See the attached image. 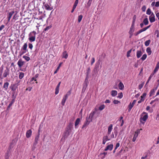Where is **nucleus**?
Masks as SVG:
<instances>
[{
	"label": "nucleus",
	"instance_id": "nucleus-1",
	"mask_svg": "<svg viewBox=\"0 0 159 159\" xmlns=\"http://www.w3.org/2000/svg\"><path fill=\"white\" fill-rule=\"evenodd\" d=\"M36 33L35 31H34L30 32L29 34V40L31 43L34 41L36 39Z\"/></svg>",
	"mask_w": 159,
	"mask_h": 159
},
{
	"label": "nucleus",
	"instance_id": "nucleus-2",
	"mask_svg": "<svg viewBox=\"0 0 159 159\" xmlns=\"http://www.w3.org/2000/svg\"><path fill=\"white\" fill-rule=\"evenodd\" d=\"M145 114V115L143 116V117H141L140 119V121L141 123L144 124L146 120L148 117V114L147 113L145 112H143L142 114Z\"/></svg>",
	"mask_w": 159,
	"mask_h": 159
},
{
	"label": "nucleus",
	"instance_id": "nucleus-3",
	"mask_svg": "<svg viewBox=\"0 0 159 159\" xmlns=\"http://www.w3.org/2000/svg\"><path fill=\"white\" fill-rule=\"evenodd\" d=\"M134 26L131 25L129 31V38H131L133 35V33L134 31Z\"/></svg>",
	"mask_w": 159,
	"mask_h": 159
},
{
	"label": "nucleus",
	"instance_id": "nucleus-4",
	"mask_svg": "<svg viewBox=\"0 0 159 159\" xmlns=\"http://www.w3.org/2000/svg\"><path fill=\"white\" fill-rule=\"evenodd\" d=\"M90 72V69L89 67H88L87 70V72L86 73V78L85 80V83L86 84V82H88V80L89 79V75Z\"/></svg>",
	"mask_w": 159,
	"mask_h": 159
},
{
	"label": "nucleus",
	"instance_id": "nucleus-5",
	"mask_svg": "<svg viewBox=\"0 0 159 159\" xmlns=\"http://www.w3.org/2000/svg\"><path fill=\"white\" fill-rule=\"evenodd\" d=\"M146 95L147 94L146 93H143V94L140 97V99L138 102L139 104L141 103L142 102H143L146 96Z\"/></svg>",
	"mask_w": 159,
	"mask_h": 159
},
{
	"label": "nucleus",
	"instance_id": "nucleus-6",
	"mask_svg": "<svg viewBox=\"0 0 159 159\" xmlns=\"http://www.w3.org/2000/svg\"><path fill=\"white\" fill-rule=\"evenodd\" d=\"M9 74V68L7 67L6 69L4 70L3 74V77L4 78L6 77Z\"/></svg>",
	"mask_w": 159,
	"mask_h": 159
},
{
	"label": "nucleus",
	"instance_id": "nucleus-7",
	"mask_svg": "<svg viewBox=\"0 0 159 159\" xmlns=\"http://www.w3.org/2000/svg\"><path fill=\"white\" fill-rule=\"evenodd\" d=\"M110 140V139L108 138V136L106 135L104 136L102 139V144H105L107 141H109Z\"/></svg>",
	"mask_w": 159,
	"mask_h": 159
},
{
	"label": "nucleus",
	"instance_id": "nucleus-8",
	"mask_svg": "<svg viewBox=\"0 0 159 159\" xmlns=\"http://www.w3.org/2000/svg\"><path fill=\"white\" fill-rule=\"evenodd\" d=\"M150 21L151 23H152L155 21V16L153 13H152L150 16L149 17Z\"/></svg>",
	"mask_w": 159,
	"mask_h": 159
},
{
	"label": "nucleus",
	"instance_id": "nucleus-9",
	"mask_svg": "<svg viewBox=\"0 0 159 159\" xmlns=\"http://www.w3.org/2000/svg\"><path fill=\"white\" fill-rule=\"evenodd\" d=\"M25 63V61H23L21 59H20L17 62V65L18 66L21 67Z\"/></svg>",
	"mask_w": 159,
	"mask_h": 159
},
{
	"label": "nucleus",
	"instance_id": "nucleus-10",
	"mask_svg": "<svg viewBox=\"0 0 159 159\" xmlns=\"http://www.w3.org/2000/svg\"><path fill=\"white\" fill-rule=\"evenodd\" d=\"M32 134V131L31 129H29L27 131L26 133V136L27 138H30Z\"/></svg>",
	"mask_w": 159,
	"mask_h": 159
},
{
	"label": "nucleus",
	"instance_id": "nucleus-11",
	"mask_svg": "<svg viewBox=\"0 0 159 159\" xmlns=\"http://www.w3.org/2000/svg\"><path fill=\"white\" fill-rule=\"evenodd\" d=\"M95 113V111H92L89 114L88 118L90 120V121H92L94 119V116Z\"/></svg>",
	"mask_w": 159,
	"mask_h": 159
},
{
	"label": "nucleus",
	"instance_id": "nucleus-12",
	"mask_svg": "<svg viewBox=\"0 0 159 159\" xmlns=\"http://www.w3.org/2000/svg\"><path fill=\"white\" fill-rule=\"evenodd\" d=\"M73 125L71 123H69V125L67 127L66 131L70 133L71 131V129Z\"/></svg>",
	"mask_w": 159,
	"mask_h": 159
},
{
	"label": "nucleus",
	"instance_id": "nucleus-13",
	"mask_svg": "<svg viewBox=\"0 0 159 159\" xmlns=\"http://www.w3.org/2000/svg\"><path fill=\"white\" fill-rule=\"evenodd\" d=\"M113 145L112 144L109 145L105 149L104 151H107L108 150L111 151L113 149Z\"/></svg>",
	"mask_w": 159,
	"mask_h": 159
},
{
	"label": "nucleus",
	"instance_id": "nucleus-14",
	"mask_svg": "<svg viewBox=\"0 0 159 159\" xmlns=\"http://www.w3.org/2000/svg\"><path fill=\"white\" fill-rule=\"evenodd\" d=\"M61 83V82H59L57 85L56 88L55 89V94L57 95V94L59 92V89L60 88V86Z\"/></svg>",
	"mask_w": 159,
	"mask_h": 159
},
{
	"label": "nucleus",
	"instance_id": "nucleus-15",
	"mask_svg": "<svg viewBox=\"0 0 159 159\" xmlns=\"http://www.w3.org/2000/svg\"><path fill=\"white\" fill-rule=\"evenodd\" d=\"M44 6L45 9L47 10L50 11L53 9V8L52 7H50L49 5L47 3L45 4Z\"/></svg>",
	"mask_w": 159,
	"mask_h": 159
},
{
	"label": "nucleus",
	"instance_id": "nucleus-16",
	"mask_svg": "<svg viewBox=\"0 0 159 159\" xmlns=\"http://www.w3.org/2000/svg\"><path fill=\"white\" fill-rule=\"evenodd\" d=\"M15 11H10L9 13V16L8 17V21L9 22L10 20L12 17Z\"/></svg>",
	"mask_w": 159,
	"mask_h": 159
},
{
	"label": "nucleus",
	"instance_id": "nucleus-17",
	"mask_svg": "<svg viewBox=\"0 0 159 159\" xmlns=\"http://www.w3.org/2000/svg\"><path fill=\"white\" fill-rule=\"evenodd\" d=\"M142 54V52L141 50H138L136 52V56L138 58H140Z\"/></svg>",
	"mask_w": 159,
	"mask_h": 159
},
{
	"label": "nucleus",
	"instance_id": "nucleus-18",
	"mask_svg": "<svg viewBox=\"0 0 159 159\" xmlns=\"http://www.w3.org/2000/svg\"><path fill=\"white\" fill-rule=\"evenodd\" d=\"M113 125L112 124H111L108 127L107 134L108 135L110 134L111 132L112 129Z\"/></svg>",
	"mask_w": 159,
	"mask_h": 159
},
{
	"label": "nucleus",
	"instance_id": "nucleus-19",
	"mask_svg": "<svg viewBox=\"0 0 159 159\" xmlns=\"http://www.w3.org/2000/svg\"><path fill=\"white\" fill-rule=\"evenodd\" d=\"M27 43H25L24 44V45L21 48V50H25L28 51L27 49Z\"/></svg>",
	"mask_w": 159,
	"mask_h": 159
},
{
	"label": "nucleus",
	"instance_id": "nucleus-20",
	"mask_svg": "<svg viewBox=\"0 0 159 159\" xmlns=\"http://www.w3.org/2000/svg\"><path fill=\"white\" fill-rule=\"evenodd\" d=\"M118 87L119 89L121 90H122L124 89V86L123 84L121 82L119 83Z\"/></svg>",
	"mask_w": 159,
	"mask_h": 159
},
{
	"label": "nucleus",
	"instance_id": "nucleus-21",
	"mask_svg": "<svg viewBox=\"0 0 159 159\" xmlns=\"http://www.w3.org/2000/svg\"><path fill=\"white\" fill-rule=\"evenodd\" d=\"M68 55L66 51H64L62 53V58L67 59L68 57Z\"/></svg>",
	"mask_w": 159,
	"mask_h": 159
},
{
	"label": "nucleus",
	"instance_id": "nucleus-22",
	"mask_svg": "<svg viewBox=\"0 0 159 159\" xmlns=\"http://www.w3.org/2000/svg\"><path fill=\"white\" fill-rule=\"evenodd\" d=\"M67 98L65 96H64L63 97L61 102V104L63 106L64 105L66 101Z\"/></svg>",
	"mask_w": 159,
	"mask_h": 159
},
{
	"label": "nucleus",
	"instance_id": "nucleus-23",
	"mask_svg": "<svg viewBox=\"0 0 159 159\" xmlns=\"http://www.w3.org/2000/svg\"><path fill=\"white\" fill-rule=\"evenodd\" d=\"M80 119L79 118H78L76 119L75 124V128H77V126L79 124L80 122Z\"/></svg>",
	"mask_w": 159,
	"mask_h": 159
},
{
	"label": "nucleus",
	"instance_id": "nucleus-24",
	"mask_svg": "<svg viewBox=\"0 0 159 159\" xmlns=\"http://www.w3.org/2000/svg\"><path fill=\"white\" fill-rule=\"evenodd\" d=\"M92 121H90V119H89L88 118H87L86 119V121L85 124L83 125V127H84L85 126L88 125L90 122Z\"/></svg>",
	"mask_w": 159,
	"mask_h": 159
},
{
	"label": "nucleus",
	"instance_id": "nucleus-25",
	"mask_svg": "<svg viewBox=\"0 0 159 159\" xmlns=\"http://www.w3.org/2000/svg\"><path fill=\"white\" fill-rule=\"evenodd\" d=\"M9 83L7 82H5L4 83L3 85V88L5 89V90H7L8 88Z\"/></svg>",
	"mask_w": 159,
	"mask_h": 159
},
{
	"label": "nucleus",
	"instance_id": "nucleus-26",
	"mask_svg": "<svg viewBox=\"0 0 159 159\" xmlns=\"http://www.w3.org/2000/svg\"><path fill=\"white\" fill-rule=\"evenodd\" d=\"M117 91L116 90H112L111 92V95L112 97H115L117 94Z\"/></svg>",
	"mask_w": 159,
	"mask_h": 159
},
{
	"label": "nucleus",
	"instance_id": "nucleus-27",
	"mask_svg": "<svg viewBox=\"0 0 159 159\" xmlns=\"http://www.w3.org/2000/svg\"><path fill=\"white\" fill-rule=\"evenodd\" d=\"M19 78L20 79H21L23 78L24 76V73L22 72H19Z\"/></svg>",
	"mask_w": 159,
	"mask_h": 159
},
{
	"label": "nucleus",
	"instance_id": "nucleus-28",
	"mask_svg": "<svg viewBox=\"0 0 159 159\" xmlns=\"http://www.w3.org/2000/svg\"><path fill=\"white\" fill-rule=\"evenodd\" d=\"M143 23L145 25H147L148 23V18H145L143 21Z\"/></svg>",
	"mask_w": 159,
	"mask_h": 159
},
{
	"label": "nucleus",
	"instance_id": "nucleus-29",
	"mask_svg": "<svg viewBox=\"0 0 159 159\" xmlns=\"http://www.w3.org/2000/svg\"><path fill=\"white\" fill-rule=\"evenodd\" d=\"M93 0H89L88 2L87 3V5L85 6V7L87 8H89L90 6L92 1Z\"/></svg>",
	"mask_w": 159,
	"mask_h": 159
},
{
	"label": "nucleus",
	"instance_id": "nucleus-30",
	"mask_svg": "<svg viewBox=\"0 0 159 159\" xmlns=\"http://www.w3.org/2000/svg\"><path fill=\"white\" fill-rule=\"evenodd\" d=\"M15 102L14 99H13L11 102H10V103L9 104V105L7 107V110H9V108H10L11 106Z\"/></svg>",
	"mask_w": 159,
	"mask_h": 159
},
{
	"label": "nucleus",
	"instance_id": "nucleus-31",
	"mask_svg": "<svg viewBox=\"0 0 159 159\" xmlns=\"http://www.w3.org/2000/svg\"><path fill=\"white\" fill-rule=\"evenodd\" d=\"M147 52L148 53V55H150L152 53L151 48H148L146 49Z\"/></svg>",
	"mask_w": 159,
	"mask_h": 159
},
{
	"label": "nucleus",
	"instance_id": "nucleus-32",
	"mask_svg": "<svg viewBox=\"0 0 159 159\" xmlns=\"http://www.w3.org/2000/svg\"><path fill=\"white\" fill-rule=\"evenodd\" d=\"M136 19V17L135 15H134L133 17V20L132 21V24L131 25L134 26L135 25V22Z\"/></svg>",
	"mask_w": 159,
	"mask_h": 159
},
{
	"label": "nucleus",
	"instance_id": "nucleus-33",
	"mask_svg": "<svg viewBox=\"0 0 159 159\" xmlns=\"http://www.w3.org/2000/svg\"><path fill=\"white\" fill-rule=\"evenodd\" d=\"M155 92V90L154 89H152L149 93V96L150 97L152 96L154 94Z\"/></svg>",
	"mask_w": 159,
	"mask_h": 159
},
{
	"label": "nucleus",
	"instance_id": "nucleus-34",
	"mask_svg": "<svg viewBox=\"0 0 159 159\" xmlns=\"http://www.w3.org/2000/svg\"><path fill=\"white\" fill-rule=\"evenodd\" d=\"M150 42H151V40L150 39L147 40L145 42V43H144L145 46H149V44L150 43Z\"/></svg>",
	"mask_w": 159,
	"mask_h": 159
},
{
	"label": "nucleus",
	"instance_id": "nucleus-35",
	"mask_svg": "<svg viewBox=\"0 0 159 159\" xmlns=\"http://www.w3.org/2000/svg\"><path fill=\"white\" fill-rule=\"evenodd\" d=\"M70 133L66 131L64 134V137L65 138H67L70 135Z\"/></svg>",
	"mask_w": 159,
	"mask_h": 159
},
{
	"label": "nucleus",
	"instance_id": "nucleus-36",
	"mask_svg": "<svg viewBox=\"0 0 159 159\" xmlns=\"http://www.w3.org/2000/svg\"><path fill=\"white\" fill-rule=\"evenodd\" d=\"M147 55L146 54H143L140 59L143 61H144L147 58Z\"/></svg>",
	"mask_w": 159,
	"mask_h": 159
},
{
	"label": "nucleus",
	"instance_id": "nucleus-37",
	"mask_svg": "<svg viewBox=\"0 0 159 159\" xmlns=\"http://www.w3.org/2000/svg\"><path fill=\"white\" fill-rule=\"evenodd\" d=\"M27 51H26L25 50H21L20 52H19V55L20 56H22L23 54L26 53Z\"/></svg>",
	"mask_w": 159,
	"mask_h": 159
},
{
	"label": "nucleus",
	"instance_id": "nucleus-38",
	"mask_svg": "<svg viewBox=\"0 0 159 159\" xmlns=\"http://www.w3.org/2000/svg\"><path fill=\"white\" fill-rule=\"evenodd\" d=\"M138 135L137 134H134V136L132 139V141L134 142H135L136 139V138L138 137Z\"/></svg>",
	"mask_w": 159,
	"mask_h": 159
},
{
	"label": "nucleus",
	"instance_id": "nucleus-39",
	"mask_svg": "<svg viewBox=\"0 0 159 159\" xmlns=\"http://www.w3.org/2000/svg\"><path fill=\"white\" fill-rule=\"evenodd\" d=\"M23 57L27 61H29L30 59V57L26 56H24Z\"/></svg>",
	"mask_w": 159,
	"mask_h": 159
},
{
	"label": "nucleus",
	"instance_id": "nucleus-40",
	"mask_svg": "<svg viewBox=\"0 0 159 159\" xmlns=\"http://www.w3.org/2000/svg\"><path fill=\"white\" fill-rule=\"evenodd\" d=\"M82 18L83 16L81 15H80L78 16V21L79 22H80L81 21Z\"/></svg>",
	"mask_w": 159,
	"mask_h": 159
},
{
	"label": "nucleus",
	"instance_id": "nucleus-41",
	"mask_svg": "<svg viewBox=\"0 0 159 159\" xmlns=\"http://www.w3.org/2000/svg\"><path fill=\"white\" fill-rule=\"evenodd\" d=\"M105 107V106L104 105H102L99 107V109L101 111L103 110Z\"/></svg>",
	"mask_w": 159,
	"mask_h": 159
},
{
	"label": "nucleus",
	"instance_id": "nucleus-42",
	"mask_svg": "<svg viewBox=\"0 0 159 159\" xmlns=\"http://www.w3.org/2000/svg\"><path fill=\"white\" fill-rule=\"evenodd\" d=\"M151 13V10L150 9L148 8L146 11V14L148 15H150Z\"/></svg>",
	"mask_w": 159,
	"mask_h": 159
},
{
	"label": "nucleus",
	"instance_id": "nucleus-43",
	"mask_svg": "<svg viewBox=\"0 0 159 159\" xmlns=\"http://www.w3.org/2000/svg\"><path fill=\"white\" fill-rule=\"evenodd\" d=\"M144 82H143L139 85V89H141L143 88L144 84Z\"/></svg>",
	"mask_w": 159,
	"mask_h": 159
},
{
	"label": "nucleus",
	"instance_id": "nucleus-44",
	"mask_svg": "<svg viewBox=\"0 0 159 159\" xmlns=\"http://www.w3.org/2000/svg\"><path fill=\"white\" fill-rule=\"evenodd\" d=\"M124 131V129L123 128H122V129L120 130L119 133V135H123L124 134V133L123 132Z\"/></svg>",
	"mask_w": 159,
	"mask_h": 159
},
{
	"label": "nucleus",
	"instance_id": "nucleus-45",
	"mask_svg": "<svg viewBox=\"0 0 159 159\" xmlns=\"http://www.w3.org/2000/svg\"><path fill=\"white\" fill-rule=\"evenodd\" d=\"M132 50V49H131L127 52V57H129L130 56V54Z\"/></svg>",
	"mask_w": 159,
	"mask_h": 159
},
{
	"label": "nucleus",
	"instance_id": "nucleus-46",
	"mask_svg": "<svg viewBox=\"0 0 159 159\" xmlns=\"http://www.w3.org/2000/svg\"><path fill=\"white\" fill-rule=\"evenodd\" d=\"M142 129H137L135 132V134H137V135H138L140 133V130H142Z\"/></svg>",
	"mask_w": 159,
	"mask_h": 159
},
{
	"label": "nucleus",
	"instance_id": "nucleus-47",
	"mask_svg": "<svg viewBox=\"0 0 159 159\" xmlns=\"http://www.w3.org/2000/svg\"><path fill=\"white\" fill-rule=\"evenodd\" d=\"M113 102L114 104H118L119 103H120V102L119 101L114 100L113 101Z\"/></svg>",
	"mask_w": 159,
	"mask_h": 159
},
{
	"label": "nucleus",
	"instance_id": "nucleus-48",
	"mask_svg": "<svg viewBox=\"0 0 159 159\" xmlns=\"http://www.w3.org/2000/svg\"><path fill=\"white\" fill-rule=\"evenodd\" d=\"M51 28V27L50 26H47L46 28H44L43 30V32H45L47 30H48Z\"/></svg>",
	"mask_w": 159,
	"mask_h": 159
},
{
	"label": "nucleus",
	"instance_id": "nucleus-49",
	"mask_svg": "<svg viewBox=\"0 0 159 159\" xmlns=\"http://www.w3.org/2000/svg\"><path fill=\"white\" fill-rule=\"evenodd\" d=\"M70 93H71V92H70V90L65 95H64V96H65L66 97H67V98H68V96L70 95Z\"/></svg>",
	"mask_w": 159,
	"mask_h": 159
},
{
	"label": "nucleus",
	"instance_id": "nucleus-50",
	"mask_svg": "<svg viewBox=\"0 0 159 159\" xmlns=\"http://www.w3.org/2000/svg\"><path fill=\"white\" fill-rule=\"evenodd\" d=\"M29 48L31 49L32 50L33 48V46L32 44L31 43H29L28 44Z\"/></svg>",
	"mask_w": 159,
	"mask_h": 159
},
{
	"label": "nucleus",
	"instance_id": "nucleus-51",
	"mask_svg": "<svg viewBox=\"0 0 159 159\" xmlns=\"http://www.w3.org/2000/svg\"><path fill=\"white\" fill-rule=\"evenodd\" d=\"M146 8V6H143L142 8V10L144 12L145 11Z\"/></svg>",
	"mask_w": 159,
	"mask_h": 159
},
{
	"label": "nucleus",
	"instance_id": "nucleus-52",
	"mask_svg": "<svg viewBox=\"0 0 159 159\" xmlns=\"http://www.w3.org/2000/svg\"><path fill=\"white\" fill-rule=\"evenodd\" d=\"M123 97V94L122 93L118 94V97L119 98H121Z\"/></svg>",
	"mask_w": 159,
	"mask_h": 159
},
{
	"label": "nucleus",
	"instance_id": "nucleus-53",
	"mask_svg": "<svg viewBox=\"0 0 159 159\" xmlns=\"http://www.w3.org/2000/svg\"><path fill=\"white\" fill-rule=\"evenodd\" d=\"M120 143H117L116 144V147L115 148V150H116L117 148L120 146Z\"/></svg>",
	"mask_w": 159,
	"mask_h": 159
},
{
	"label": "nucleus",
	"instance_id": "nucleus-54",
	"mask_svg": "<svg viewBox=\"0 0 159 159\" xmlns=\"http://www.w3.org/2000/svg\"><path fill=\"white\" fill-rule=\"evenodd\" d=\"M107 152H103L102 153H101V155H103L104 156L103 157V158H104L107 155Z\"/></svg>",
	"mask_w": 159,
	"mask_h": 159
},
{
	"label": "nucleus",
	"instance_id": "nucleus-55",
	"mask_svg": "<svg viewBox=\"0 0 159 159\" xmlns=\"http://www.w3.org/2000/svg\"><path fill=\"white\" fill-rule=\"evenodd\" d=\"M78 2H79L78 0H76L75 2L74 5L77 6L78 4Z\"/></svg>",
	"mask_w": 159,
	"mask_h": 159
},
{
	"label": "nucleus",
	"instance_id": "nucleus-56",
	"mask_svg": "<svg viewBox=\"0 0 159 159\" xmlns=\"http://www.w3.org/2000/svg\"><path fill=\"white\" fill-rule=\"evenodd\" d=\"M39 134H38V136H36L35 137V141H37V142L38 141L39 138Z\"/></svg>",
	"mask_w": 159,
	"mask_h": 159
},
{
	"label": "nucleus",
	"instance_id": "nucleus-57",
	"mask_svg": "<svg viewBox=\"0 0 159 159\" xmlns=\"http://www.w3.org/2000/svg\"><path fill=\"white\" fill-rule=\"evenodd\" d=\"M154 74L153 73H152L151 75H150V76L148 78V79H149V80H151L152 77H153V75H154Z\"/></svg>",
	"mask_w": 159,
	"mask_h": 159
},
{
	"label": "nucleus",
	"instance_id": "nucleus-58",
	"mask_svg": "<svg viewBox=\"0 0 159 159\" xmlns=\"http://www.w3.org/2000/svg\"><path fill=\"white\" fill-rule=\"evenodd\" d=\"M95 61V58L94 57H93L92 59V61L91 62V65H92L93 64L94 62Z\"/></svg>",
	"mask_w": 159,
	"mask_h": 159
},
{
	"label": "nucleus",
	"instance_id": "nucleus-59",
	"mask_svg": "<svg viewBox=\"0 0 159 159\" xmlns=\"http://www.w3.org/2000/svg\"><path fill=\"white\" fill-rule=\"evenodd\" d=\"M155 6L156 7H159V1H157L155 2Z\"/></svg>",
	"mask_w": 159,
	"mask_h": 159
},
{
	"label": "nucleus",
	"instance_id": "nucleus-60",
	"mask_svg": "<svg viewBox=\"0 0 159 159\" xmlns=\"http://www.w3.org/2000/svg\"><path fill=\"white\" fill-rule=\"evenodd\" d=\"M134 106V105L132 104L131 102H130L129 103V104L128 106V107H129L131 108L133 107Z\"/></svg>",
	"mask_w": 159,
	"mask_h": 159
},
{
	"label": "nucleus",
	"instance_id": "nucleus-61",
	"mask_svg": "<svg viewBox=\"0 0 159 159\" xmlns=\"http://www.w3.org/2000/svg\"><path fill=\"white\" fill-rule=\"evenodd\" d=\"M9 157V156L8 155V153H6L5 156V159H8Z\"/></svg>",
	"mask_w": 159,
	"mask_h": 159
},
{
	"label": "nucleus",
	"instance_id": "nucleus-62",
	"mask_svg": "<svg viewBox=\"0 0 159 159\" xmlns=\"http://www.w3.org/2000/svg\"><path fill=\"white\" fill-rule=\"evenodd\" d=\"M158 69L157 68L155 67V68L153 73H154V74L158 71Z\"/></svg>",
	"mask_w": 159,
	"mask_h": 159
},
{
	"label": "nucleus",
	"instance_id": "nucleus-63",
	"mask_svg": "<svg viewBox=\"0 0 159 159\" xmlns=\"http://www.w3.org/2000/svg\"><path fill=\"white\" fill-rule=\"evenodd\" d=\"M60 65H61V64H60L59 65V66L57 67L56 70L54 71V74H55L57 73L58 70L59 69V68L60 67Z\"/></svg>",
	"mask_w": 159,
	"mask_h": 159
},
{
	"label": "nucleus",
	"instance_id": "nucleus-64",
	"mask_svg": "<svg viewBox=\"0 0 159 159\" xmlns=\"http://www.w3.org/2000/svg\"><path fill=\"white\" fill-rule=\"evenodd\" d=\"M5 26L2 25L0 27V31L2 30L4 27Z\"/></svg>",
	"mask_w": 159,
	"mask_h": 159
}]
</instances>
